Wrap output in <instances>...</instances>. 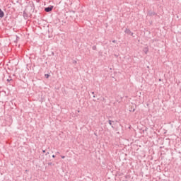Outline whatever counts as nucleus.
I'll return each mask as SVG.
<instances>
[{
	"label": "nucleus",
	"mask_w": 181,
	"mask_h": 181,
	"mask_svg": "<svg viewBox=\"0 0 181 181\" xmlns=\"http://www.w3.org/2000/svg\"><path fill=\"white\" fill-rule=\"evenodd\" d=\"M64 158H65L64 156H62V159H64Z\"/></svg>",
	"instance_id": "6"
},
{
	"label": "nucleus",
	"mask_w": 181,
	"mask_h": 181,
	"mask_svg": "<svg viewBox=\"0 0 181 181\" xmlns=\"http://www.w3.org/2000/svg\"><path fill=\"white\" fill-rule=\"evenodd\" d=\"M4 11H2V10H1L0 8V18H4Z\"/></svg>",
	"instance_id": "3"
},
{
	"label": "nucleus",
	"mask_w": 181,
	"mask_h": 181,
	"mask_svg": "<svg viewBox=\"0 0 181 181\" xmlns=\"http://www.w3.org/2000/svg\"><path fill=\"white\" fill-rule=\"evenodd\" d=\"M133 111H135V109H134Z\"/></svg>",
	"instance_id": "8"
},
{
	"label": "nucleus",
	"mask_w": 181,
	"mask_h": 181,
	"mask_svg": "<svg viewBox=\"0 0 181 181\" xmlns=\"http://www.w3.org/2000/svg\"><path fill=\"white\" fill-rule=\"evenodd\" d=\"M49 74H45V77L47 78H49Z\"/></svg>",
	"instance_id": "4"
},
{
	"label": "nucleus",
	"mask_w": 181,
	"mask_h": 181,
	"mask_svg": "<svg viewBox=\"0 0 181 181\" xmlns=\"http://www.w3.org/2000/svg\"><path fill=\"white\" fill-rule=\"evenodd\" d=\"M124 32L125 33H127V35H131V36L134 35V33L131 32L130 29H126Z\"/></svg>",
	"instance_id": "2"
},
{
	"label": "nucleus",
	"mask_w": 181,
	"mask_h": 181,
	"mask_svg": "<svg viewBox=\"0 0 181 181\" xmlns=\"http://www.w3.org/2000/svg\"><path fill=\"white\" fill-rule=\"evenodd\" d=\"M43 153H46V150L42 151Z\"/></svg>",
	"instance_id": "5"
},
{
	"label": "nucleus",
	"mask_w": 181,
	"mask_h": 181,
	"mask_svg": "<svg viewBox=\"0 0 181 181\" xmlns=\"http://www.w3.org/2000/svg\"><path fill=\"white\" fill-rule=\"evenodd\" d=\"M52 158H56V156L54 155L52 156Z\"/></svg>",
	"instance_id": "7"
},
{
	"label": "nucleus",
	"mask_w": 181,
	"mask_h": 181,
	"mask_svg": "<svg viewBox=\"0 0 181 181\" xmlns=\"http://www.w3.org/2000/svg\"><path fill=\"white\" fill-rule=\"evenodd\" d=\"M45 12H52L53 11V6L45 8Z\"/></svg>",
	"instance_id": "1"
}]
</instances>
